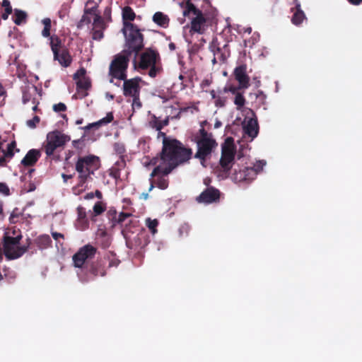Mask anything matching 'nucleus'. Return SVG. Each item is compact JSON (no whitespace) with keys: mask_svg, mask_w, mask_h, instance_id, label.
<instances>
[{"mask_svg":"<svg viewBox=\"0 0 362 362\" xmlns=\"http://www.w3.org/2000/svg\"><path fill=\"white\" fill-rule=\"evenodd\" d=\"M192 155V148H186L180 141L165 140L160 153L162 161L167 165L164 174L169 175L178 165L187 163Z\"/></svg>","mask_w":362,"mask_h":362,"instance_id":"f257e3e1","label":"nucleus"},{"mask_svg":"<svg viewBox=\"0 0 362 362\" xmlns=\"http://www.w3.org/2000/svg\"><path fill=\"white\" fill-rule=\"evenodd\" d=\"M71 140L69 135L60 130L49 132L46 136L42 150L46 154V158L50 160L59 161V152L64 148L66 143Z\"/></svg>","mask_w":362,"mask_h":362,"instance_id":"f03ea898","label":"nucleus"},{"mask_svg":"<svg viewBox=\"0 0 362 362\" xmlns=\"http://www.w3.org/2000/svg\"><path fill=\"white\" fill-rule=\"evenodd\" d=\"M206 122L205 121L201 123L202 127L194 138L197 145V151L194 157L199 159L202 163L206 160L218 146L217 142L213 138L212 134L208 133L205 130L204 124Z\"/></svg>","mask_w":362,"mask_h":362,"instance_id":"7ed1b4c3","label":"nucleus"},{"mask_svg":"<svg viewBox=\"0 0 362 362\" xmlns=\"http://www.w3.org/2000/svg\"><path fill=\"white\" fill-rule=\"evenodd\" d=\"M100 168V159L94 155L79 156L76 162L75 168L78 173V186L83 187V185L91 179V175Z\"/></svg>","mask_w":362,"mask_h":362,"instance_id":"20e7f679","label":"nucleus"},{"mask_svg":"<svg viewBox=\"0 0 362 362\" xmlns=\"http://www.w3.org/2000/svg\"><path fill=\"white\" fill-rule=\"evenodd\" d=\"M23 236L14 237L8 234H4L3 237L4 254L8 260L16 259L22 257L28 250L32 243L30 238H27L26 245L20 246V241Z\"/></svg>","mask_w":362,"mask_h":362,"instance_id":"39448f33","label":"nucleus"},{"mask_svg":"<svg viewBox=\"0 0 362 362\" xmlns=\"http://www.w3.org/2000/svg\"><path fill=\"white\" fill-rule=\"evenodd\" d=\"M125 38L127 49L124 52L136 55L144 47V35L141 30L134 23H126L125 28L122 29Z\"/></svg>","mask_w":362,"mask_h":362,"instance_id":"423d86ee","label":"nucleus"},{"mask_svg":"<svg viewBox=\"0 0 362 362\" xmlns=\"http://www.w3.org/2000/svg\"><path fill=\"white\" fill-rule=\"evenodd\" d=\"M131 55L127 52L122 51L114 56L109 66V75L112 77L110 80V83H113V78L121 80L127 77V69Z\"/></svg>","mask_w":362,"mask_h":362,"instance_id":"0eeeda50","label":"nucleus"},{"mask_svg":"<svg viewBox=\"0 0 362 362\" xmlns=\"http://www.w3.org/2000/svg\"><path fill=\"white\" fill-rule=\"evenodd\" d=\"M139 66L143 70L149 69L148 76L156 77L162 71L158 52L151 49H146L141 54Z\"/></svg>","mask_w":362,"mask_h":362,"instance_id":"6e6552de","label":"nucleus"},{"mask_svg":"<svg viewBox=\"0 0 362 362\" xmlns=\"http://www.w3.org/2000/svg\"><path fill=\"white\" fill-rule=\"evenodd\" d=\"M235 156V151L233 146H226L222 148L219 164L226 177L230 176V170L236 165L234 163Z\"/></svg>","mask_w":362,"mask_h":362,"instance_id":"1a4fd4ad","label":"nucleus"},{"mask_svg":"<svg viewBox=\"0 0 362 362\" xmlns=\"http://www.w3.org/2000/svg\"><path fill=\"white\" fill-rule=\"evenodd\" d=\"M96 252L97 248L90 244L85 245L79 248L78 252L75 253L72 257L74 267L83 269V266L86 261L93 258Z\"/></svg>","mask_w":362,"mask_h":362,"instance_id":"9d476101","label":"nucleus"},{"mask_svg":"<svg viewBox=\"0 0 362 362\" xmlns=\"http://www.w3.org/2000/svg\"><path fill=\"white\" fill-rule=\"evenodd\" d=\"M82 272L85 273V276L81 277L83 282L93 280L98 276H104L106 274L105 265L101 260H96L90 264H87Z\"/></svg>","mask_w":362,"mask_h":362,"instance_id":"9b49d317","label":"nucleus"},{"mask_svg":"<svg viewBox=\"0 0 362 362\" xmlns=\"http://www.w3.org/2000/svg\"><path fill=\"white\" fill-rule=\"evenodd\" d=\"M165 168H162L161 166L156 167L152 173H151V177L153 178V180L150 179L151 185L148 190L151 191L155 185L160 189H165L168 187L169 180L168 178V175L164 174Z\"/></svg>","mask_w":362,"mask_h":362,"instance_id":"f8f14e48","label":"nucleus"},{"mask_svg":"<svg viewBox=\"0 0 362 362\" xmlns=\"http://www.w3.org/2000/svg\"><path fill=\"white\" fill-rule=\"evenodd\" d=\"M209 50L216 56L218 62H225L229 57L230 52L228 44L221 45L217 37H214L209 46Z\"/></svg>","mask_w":362,"mask_h":362,"instance_id":"ddd939ff","label":"nucleus"},{"mask_svg":"<svg viewBox=\"0 0 362 362\" xmlns=\"http://www.w3.org/2000/svg\"><path fill=\"white\" fill-rule=\"evenodd\" d=\"M233 173L230 178L235 182H241L244 181H251L255 178V172L248 167H240L236 165L233 169Z\"/></svg>","mask_w":362,"mask_h":362,"instance_id":"4468645a","label":"nucleus"},{"mask_svg":"<svg viewBox=\"0 0 362 362\" xmlns=\"http://www.w3.org/2000/svg\"><path fill=\"white\" fill-rule=\"evenodd\" d=\"M123 81V95L125 97H132L136 95H140L141 86L139 85L141 81V78L139 77H135L133 78L121 79Z\"/></svg>","mask_w":362,"mask_h":362,"instance_id":"2eb2a0df","label":"nucleus"},{"mask_svg":"<svg viewBox=\"0 0 362 362\" xmlns=\"http://www.w3.org/2000/svg\"><path fill=\"white\" fill-rule=\"evenodd\" d=\"M219 199V190L213 187H210L204 189L196 199L199 203L211 204L218 202Z\"/></svg>","mask_w":362,"mask_h":362,"instance_id":"dca6fc26","label":"nucleus"},{"mask_svg":"<svg viewBox=\"0 0 362 362\" xmlns=\"http://www.w3.org/2000/svg\"><path fill=\"white\" fill-rule=\"evenodd\" d=\"M233 74L235 80L240 84V87L247 88L250 86V77L247 74L246 64H241L235 67Z\"/></svg>","mask_w":362,"mask_h":362,"instance_id":"f3484780","label":"nucleus"},{"mask_svg":"<svg viewBox=\"0 0 362 362\" xmlns=\"http://www.w3.org/2000/svg\"><path fill=\"white\" fill-rule=\"evenodd\" d=\"M206 18L204 17L202 11L195 15L191 21V31L202 34L206 30Z\"/></svg>","mask_w":362,"mask_h":362,"instance_id":"a211bd4d","label":"nucleus"},{"mask_svg":"<svg viewBox=\"0 0 362 362\" xmlns=\"http://www.w3.org/2000/svg\"><path fill=\"white\" fill-rule=\"evenodd\" d=\"M41 156V152L38 149L33 148L28 151L21 160V164L25 167L33 166Z\"/></svg>","mask_w":362,"mask_h":362,"instance_id":"6ab92c4d","label":"nucleus"},{"mask_svg":"<svg viewBox=\"0 0 362 362\" xmlns=\"http://www.w3.org/2000/svg\"><path fill=\"white\" fill-rule=\"evenodd\" d=\"M244 132L251 139L255 138L259 133V125L256 119H250L243 127Z\"/></svg>","mask_w":362,"mask_h":362,"instance_id":"aec40b11","label":"nucleus"},{"mask_svg":"<svg viewBox=\"0 0 362 362\" xmlns=\"http://www.w3.org/2000/svg\"><path fill=\"white\" fill-rule=\"evenodd\" d=\"M250 98L252 100V106L254 108H259L265 105L267 95L262 90H257L255 93H251Z\"/></svg>","mask_w":362,"mask_h":362,"instance_id":"412c9836","label":"nucleus"},{"mask_svg":"<svg viewBox=\"0 0 362 362\" xmlns=\"http://www.w3.org/2000/svg\"><path fill=\"white\" fill-rule=\"evenodd\" d=\"M54 59L57 60L64 67L69 66L72 62V57L66 47L62 48L58 52V56L54 58Z\"/></svg>","mask_w":362,"mask_h":362,"instance_id":"4be33fe9","label":"nucleus"},{"mask_svg":"<svg viewBox=\"0 0 362 362\" xmlns=\"http://www.w3.org/2000/svg\"><path fill=\"white\" fill-rule=\"evenodd\" d=\"M226 93H223V89L218 90V91L214 90L210 91L211 98L214 100L216 107H223L226 105L227 102V97L224 95Z\"/></svg>","mask_w":362,"mask_h":362,"instance_id":"5701e85b","label":"nucleus"},{"mask_svg":"<svg viewBox=\"0 0 362 362\" xmlns=\"http://www.w3.org/2000/svg\"><path fill=\"white\" fill-rule=\"evenodd\" d=\"M293 15L291 18V22L295 25H300L303 21L306 19L304 12L300 8V4L296 3L295 8H291Z\"/></svg>","mask_w":362,"mask_h":362,"instance_id":"b1692460","label":"nucleus"},{"mask_svg":"<svg viewBox=\"0 0 362 362\" xmlns=\"http://www.w3.org/2000/svg\"><path fill=\"white\" fill-rule=\"evenodd\" d=\"M52 243L50 237L46 234L39 235L34 240V244L42 250L51 247Z\"/></svg>","mask_w":362,"mask_h":362,"instance_id":"393cba45","label":"nucleus"},{"mask_svg":"<svg viewBox=\"0 0 362 362\" xmlns=\"http://www.w3.org/2000/svg\"><path fill=\"white\" fill-rule=\"evenodd\" d=\"M136 16L134 10L132 7L129 6H126L122 8V24L123 28H125L126 23H132V21H134L136 18Z\"/></svg>","mask_w":362,"mask_h":362,"instance_id":"a878e982","label":"nucleus"},{"mask_svg":"<svg viewBox=\"0 0 362 362\" xmlns=\"http://www.w3.org/2000/svg\"><path fill=\"white\" fill-rule=\"evenodd\" d=\"M180 6L183 9V16L185 17H189L191 14L195 16L202 11L196 8V6L192 3L190 0L182 2Z\"/></svg>","mask_w":362,"mask_h":362,"instance_id":"bb28decb","label":"nucleus"},{"mask_svg":"<svg viewBox=\"0 0 362 362\" xmlns=\"http://www.w3.org/2000/svg\"><path fill=\"white\" fill-rule=\"evenodd\" d=\"M49 45L53 52L54 58L58 56V52H59L63 47L61 39L56 35H53L49 37Z\"/></svg>","mask_w":362,"mask_h":362,"instance_id":"cd10ccee","label":"nucleus"},{"mask_svg":"<svg viewBox=\"0 0 362 362\" xmlns=\"http://www.w3.org/2000/svg\"><path fill=\"white\" fill-rule=\"evenodd\" d=\"M153 21L162 28H167L169 25L170 19L167 15L158 11L153 16Z\"/></svg>","mask_w":362,"mask_h":362,"instance_id":"c85d7f7f","label":"nucleus"},{"mask_svg":"<svg viewBox=\"0 0 362 362\" xmlns=\"http://www.w3.org/2000/svg\"><path fill=\"white\" fill-rule=\"evenodd\" d=\"M113 119H114V117H113L112 112H108L105 117L98 120L96 122L89 124L84 129L86 130H89L93 127L98 128L99 127H100L102 125H105V124L110 123L113 120Z\"/></svg>","mask_w":362,"mask_h":362,"instance_id":"c756f323","label":"nucleus"},{"mask_svg":"<svg viewBox=\"0 0 362 362\" xmlns=\"http://www.w3.org/2000/svg\"><path fill=\"white\" fill-rule=\"evenodd\" d=\"M98 4L94 0H88L86 3L84 13L87 15H91L94 17L95 15L99 14L98 12Z\"/></svg>","mask_w":362,"mask_h":362,"instance_id":"7c9ffc66","label":"nucleus"},{"mask_svg":"<svg viewBox=\"0 0 362 362\" xmlns=\"http://www.w3.org/2000/svg\"><path fill=\"white\" fill-rule=\"evenodd\" d=\"M27 13L25 11L17 8L14 10L13 20L16 25H20L22 23H25Z\"/></svg>","mask_w":362,"mask_h":362,"instance_id":"2f4dec72","label":"nucleus"},{"mask_svg":"<svg viewBox=\"0 0 362 362\" xmlns=\"http://www.w3.org/2000/svg\"><path fill=\"white\" fill-rule=\"evenodd\" d=\"M78 215V221L81 224L84 225L83 229L86 228L88 226V221L86 216V211L84 207L78 206L76 209Z\"/></svg>","mask_w":362,"mask_h":362,"instance_id":"473e14b6","label":"nucleus"},{"mask_svg":"<svg viewBox=\"0 0 362 362\" xmlns=\"http://www.w3.org/2000/svg\"><path fill=\"white\" fill-rule=\"evenodd\" d=\"M245 102L246 100L243 93L240 92L235 95L233 103L238 110H240L244 107Z\"/></svg>","mask_w":362,"mask_h":362,"instance_id":"72a5a7b5","label":"nucleus"},{"mask_svg":"<svg viewBox=\"0 0 362 362\" xmlns=\"http://www.w3.org/2000/svg\"><path fill=\"white\" fill-rule=\"evenodd\" d=\"M42 23L44 25V28L42 31V35L45 37H50V30H51V20L49 18H44L42 21Z\"/></svg>","mask_w":362,"mask_h":362,"instance_id":"f704fd0d","label":"nucleus"},{"mask_svg":"<svg viewBox=\"0 0 362 362\" xmlns=\"http://www.w3.org/2000/svg\"><path fill=\"white\" fill-rule=\"evenodd\" d=\"M90 81L86 78L80 79L76 82V88L78 91L81 90H87L90 88Z\"/></svg>","mask_w":362,"mask_h":362,"instance_id":"c9c22d12","label":"nucleus"},{"mask_svg":"<svg viewBox=\"0 0 362 362\" xmlns=\"http://www.w3.org/2000/svg\"><path fill=\"white\" fill-rule=\"evenodd\" d=\"M16 148V141H13L7 145V148L6 150L2 149V152L5 154V156H7L8 158H11L14 156L13 150Z\"/></svg>","mask_w":362,"mask_h":362,"instance_id":"e433bc0d","label":"nucleus"},{"mask_svg":"<svg viewBox=\"0 0 362 362\" xmlns=\"http://www.w3.org/2000/svg\"><path fill=\"white\" fill-rule=\"evenodd\" d=\"M105 209L106 204L101 201L97 202L93 206V213L95 216L100 215L105 211Z\"/></svg>","mask_w":362,"mask_h":362,"instance_id":"4c0bfd02","label":"nucleus"},{"mask_svg":"<svg viewBox=\"0 0 362 362\" xmlns=\"http://www.w3.org/2000/svg\"><path fill=\"white\" fill-rule=\"evenodd\" d=\"M146 226L153 234L157 233V226L158 225V221L157 219H151L148 218L146 221Z\"/></svg>","mask_w":362,"mask_h":362,"instance_id":"58836bf2","label":"nucleus"},{"mask_svg":"<svg viewBox=\"0 0 362 362\" xmlns=\"http://www.w3.org/2000/svg\"><path fill=\"white\" fill-rule=\"evenodd\" d=\"M240 89H244L243 87H240V84L238 83V86H234V85H228L226 86L223 88V93H231L233 95H236L237 93H240Z\"/></svg>","mask_w":362,"mask_h":362,"instance_id":"ea45409f","label":"nucleus"},{"mask_svg":"<svg viewBox=\"0 0 362 362\" xmlns=\"http://www.w3.org/2000/svg\"><path fill=\"white\" fill-rule=\"evenodd\" d=\"M149 126L157 131H160L163 129L161 121L155 115H153L151 119L149 121Z\"/></svg>","mask_w":362,"mask_h":362,"instance_id":"a19ab883","label":"nucleus"},{"mask_svg":"<svg viewBox=\"0 0 362 362\" xmlns=\"http://www.w3.org/2000/svg\"><path fill=\"white\" fill-rule=\"evenodd\" d=\"M93 24L94 28H99V29H105V28L104 21L100 13L95 15V16L94 17V19H93Z\"/></svg>","mask_w":362,"mask_h":362,"instance_id":"79ce46f5","label":"nucleus"},{"mask_svg":"<svg viewBox=\"0 0 362 362\" xmlns=\"http://www.w3.org/2000/svg\"><path fill=\"white\" fill-rule=\"evenodd\" d=\"M113 148H114V151L115 152V153H117L122 158L124 156L126 149H125V146L123 144L115 143L113 145Z\"/></svg>","mask_w":362,"mask_h":362,"instance_id":"37998d69","label":"nucleus"},{"mask_svg":"<svg viewBox=\"0 0 362 362\" xmlns=\"http://www.w3.org/2000/svg\"><path fill=\"white\" fill-rule=\"evenodd\" d=\"M266 165V162L264 160H258L257 161L253 167H248V169H252L255 172V177L257 175L261 172L263 169V167Z\"/></svg>","mask_w":362,"mask_h":362,"instance_id":"c03bdc74","label":"nucleus"},{"mask_svg":"<svg viewBox=\"0 0 362 362\" xmlns=\"http://www.w3.org/2000/svg\"><path fill=\"white\" fill-rule=\"evenodd\" d=\"M91 23V19L88 15L85 13L82 16L81 20L78 22L77 28H82L85 25H88Z\"/></svg>","mask_w":362,"mask_h":362,"instance_id":"a18cd8bd","label":"nucleus"},{"mask_svg":"<svg viewBox=\"0 0 362 362\" xmlns=\"http://www.w3.org/2000/svg\"><path fill=\"white\" fill-rule=\"evenodd\" d=\"M72 146L74 148H75L76 150L78 151V153H81L83 151L85 144L84 140L83 139H76L72 141Z\"/></svg>","mask_w":362,"mask_h":362,"instance_id":"49530a36","label":"nucleus"},{"mask_svg":"<svg viewBox=\"0 0 362 362\" xmlns=\"http://www.w3.org/2000/svg\"><path fill=\"white\" fill-rule=\"evenodd\" d=\"M104 29H97L94 28L92 32V38L94 40H100L103 38L104 34L103 30Z\"/></svg>","mask_w":362,"mask_h":362,"instance_id":"de8ad7c7","label":"nucleus"},{"mask_svg":"<svg viewBox=\"0 0 362 362\" xmlns=\"http://www.w3.org/2000/svg\"><path fill=\"white\" fill-rule=\"evenodd\" d=\"M0 194L4 196H9L11 194L10 189L5 182H0Z\"/></svg>","mask_w":362,"mask_h":362,"instance_id":"09e8293b","label":"nucleus"},{"mask_svg":"<svg viewBox=\"0 0 362 362\" xmlns=\"http://www.w3.org/2000/svg\"><path fill=\"white\" fill-rule=\"evenodd\" d=\"M132 108L135 109H139L141 107V102L140 100V95H136L134 96H132Z\"/></svg>","mask_w":362,"mask_h":362,"instance_id":"8fccbe9b","label":"nucleus"},{"mask_svg":"<svg viewBox=\"0 0 362 362\" xmlns=\"http://www.w3.org/2000/svg\"><path fill=\"white\" fill-rule=\"evenodd\" d=\"M40 117L35 115L33 117L32 119L28 120L26 124L30 128L34 129L36 127L37 124L40 122Z\"/></svg>","mask_w":362,"mask_h":362,"instance_id":"3c124183","label":"nucleus"},{"mask_svg":"<svg viewBox=\"0 0 362 362\" xmlns=\"http://www.w3.org/2000/svg\"><path fill=\"white\" fill-rule=\"evenodd\" d=\"M21 215V214L19 212L18 209L15 208L9 217L10 222L13 223L17 222L16 218H18Z\"/></svg>","mask_w":362,"mask_h":362,"instance_id":"603ef678","label":"nucleus"},{"mask_svg":"<svg viewBox=\"0 0 362 362\" xmlns=\"http://www.w3.org/2000/svg\"><path fill=\"white\" fill-rule=\"evenodd\" d=\"M118 218L117 219V221L119 224L122 225V223L124 222V221L127 218L132 216L131 214L129 213H124L121 212L118 216Z\"/></svg>","mask_w":362,"mask_h":362,"instance_id":"864d4df0","label":"nucleus"},{"mask_svg":"<svg viewBox=\"0 0 362 362\" xmlns=\"http://www.w3.org/2000/svg\"><path fill=\"white\" fill-rule=\"evenodd\" d=\"M53 110L56 112H64L66 110V106L63 103H59L53 105Z\"/></svg>","mask_w":362,"mask_h":362,"instance_id":"5fc2aeb1","label":"nucleus"},{"mask_svg":"<svg viewBox=\"0 0 362 362\" xmlns=\"http://www.w3.org/2000/svg\"><path fill=\"white\" fill-rule=\"evenodd\" d=\"M110 175L115 178V179H118L120 177V170L119 168H113L112 170H111V172L110 173Z\"/></svg>","mask_w":362,"mask_h":362,"instance_id":"6e6d98bb","label":"nucleus"},{"mask_svg":"<svg viewBox=\"0 0 362 362\" xmlns=\"http://www.w3.org/2000/svg\"><path fill=\"white\" fill-rule=\"evenodd\" d=\"M8 233H10V235H12L14 237H17L18 235H22L21 231L19 229H16V228L9 229L7 232L5 233V234H8Z\"/></svg>","mask_w":362,"mask_h":362,"instance_id":"4d7b16f0","label":"nucleus"},{"mask_svg":"<svg viewBox=\"0 0 362 362\" xmlns=\"http://www.w3.org/2000/svg\"><path fill=\"white\" fill-rule=\"evenodd\" d=\"M117 216V214L115 209H110L107 213V216L109 220L115 218Z\"/></svg>","mask_w":362,"mask_h":362,"instance_id":"13d9d810","label":"nucleus"},{"mask_svg":"<svg viewBox=\"0 0 362 362\" xmlns=\"http://www.w3.org/2000/svg\"><path fill=\"white\" fill-rule=\"evenodd\" d=\"M13 9L6 8L4 9V12L1 14V18L3 20H7L8 18V16L12 13Z\"/></svg>","mask_w":362,"mask_h":362,"instance_id":"bf43d9fd","label":"nucleus"},{"mask_svg":"<svg viewBox=\"0 0 362 362\" xmlns=\"http://www.w3.org/2000/svg\"><path fill=\"white\" fill-rule=\"evenodd\" d=\"M51 234H52V238L55 240H58L59 238H62V239L64 238V235L62 233H58V232H56V231H52L51 233Z\"/></svg>","mask_w":362,"mask_h":362,"instance_id":"052dcab7","label":"nucleus"},{"mask_svg":"<svg viewBox=\"0 0 362 362\" xmlns=\"http://www.w3.org/2000/svg\"><path fill=\"white\" fill-rule=\"evenodd\" d=\"M85 74H86V70L83 68H81L79 70H78V71L76 74H74V78L76 79V78H79V76H83L85 75Z\"/></svg>","mask_w":362,"mask_h":362,"instance_id":"680f3d73","label":"nucleus"},{"mask_svg":"<svg viewBox=\"0 0 362 362\" xmlns=\"http://www.w3.org/2000/svg\"><path fill=\"white\" fill-rule=\"evenodd\" d=\"M160 137H163V146H164V141L165 140H173L174 139H170V138H168L166 136V134L165 133L161 132V130L158 131V138H160Z\"/></svg>","mask_w":362,"mask_h":362,"instance_id":"e2e57ef3","label":"nucleus"},{"mask_svg":"<svg viewBox=\"0 0 362 362\" xmlns=\"http://www.w3.org/2000/svg\"><path fill=\"white\" fill-rule=\"evenodd\" d=\"M120 261L119 259L113 258L110 259L109 262V267H117Z\"/></svg>","mask_w":362,"mask_h":362,"instance_id":"0e129e2a","label":"nucleus"},{"mask_svg":"<svg viewBox=\"0 0 362 362\" xmlns=\"http://www.w3.org/2000/svg\"><path fill=\"white\" fill-rule=\"evenodd\" d=\"M30 100V96L28 95V93L26 92V91H23V102L24 104L27 103L28 102H29Z\"/></svg>","mask_w":362,"mask_h":362,"instance_id":"69168bd1","label":"nucleus"},{"mask_svg":"<svg viewBox=\"0 0 362 362\" xmlns=\"http://www.w3.org/2000/svg\"><path fill=\"white\" fill-rule=\"evenodd\" d=\"M74 155V151H71V150H68L66 152V156H65V161H68L71 158V156Z\"/></svg>","mask_w":362,"mask_h":362,"instance_id":"338daca9","label":"nucleus"},{"mask_svg":"<svg viewBox=\"0 0 362 362\" xmlns=\"http://www.w3.org/2000/svg\"><path fill=\"white\" fill-rule=\"evenodd\" d=\"M74 175H66L64 173L62 174V177L63 178V180L64 182H67L68 180L73 178Z\"/></svg>","mask_w":362,"mask_h":362,"instance_id":"774afa93","label":"nucleus"}]
</instances>
